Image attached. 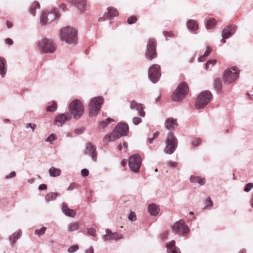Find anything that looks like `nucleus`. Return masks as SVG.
I'll return each instance as SVG.
<instances>
[{
	"label": "nucleus",
	"instance_id": "nucleus-62",
	"mask_svg": "<svg viewBox=\"0 0 253 253\" xmlns=\"http://www.w3.org/2000/svg\"><path fill=\"white\" fill-rule=\"evenodd\" d=\"M12 23L10 22H6V26L8 28H10L12 27Z\"/></svg>",
	"mask_w": 253,
	"mask_h": 253
},
{
	"label": "nucleus",
	"instance_id": "nucleus-3",
	"mask_svg": "<svg viewBox=\"0 0 253 253\" xmlns=\"http://www.w3.org/2000/svg\"><path fill=\"white\" fill-rule=\"evenodd\" d=\"M178 146V140L172 132H169L165 140V153L171 155L174 153Z\"/></svg>",
	"mask_w": 253,
	"mask_h": 253
},
{
	"label": "nucleus",
	"instance_id": "nucleus-23",
	"mask_svg": "<svg viewBox=\"0 0 253 253\" xmlns=\"http://www.w3.org/2000/svg\"><path fill=\"white\" fill-rule=\"evenodd\" d=\"M62 211L67 216L74 217L76 215V211L68 208V205L65 203H63L62 204Z\"/></svg>",
	"mask_w": 253,
	"mask_h": 253
},
{
	"label": "nucleus",
	"instance_id": "nucleus-12",
	"mask_svg": "<svg viewBox=\"0 0 253 253\" xmlns=\"http://www.w3.org/2000/svg\"><path fill=\"white\" fill-rule=\"evenodd\" d=\"M156 40L153 39H149L147 44V49L145 52V57L147 59L151 60L156 56Z\"/></svg>",
	"mask_w": 253,
	"mask_h": 253
},
{
	"label": "nucleus",
	"instance_id": "nucleus-8",
	"mask_svg": "<svg viewBox=\"0 0 253 253\" xmlns=\"http://www.w3.org/2000/svg\"><path fill=\"white\" fill-rule=\"evenodd\" d=\"M239 72L236 67L230 68L224 71L223 75L224 83L230 84L239 78Z\"/></svg>",
	"mask_w": 253,
	"mask_h": 253
},
{
	"label": "nucleus",
	"instance_id": "nucleus-35",
	"mask_svg": "<svg viewBox=\"0 0 253 253\" xmlns=\"http://www.w3.org/2000/svg\"><path fill=\"white\" fill-rule=\"evenodd\" d=\"M58 194L55 192H49L47 194L45 197V200L47 202L54 200L56 199Z\"/></svg>",
	"mask_w": 253,
	"mask_h": 253
},
{
	"label": "nucleus",
	"instance_id": "nucleus-6",
	"mask_svg": "<svg viewBox=\"0 0 253 253\" xmlns=\"http://www.w3.org/2000/svg\"><path fill=\"white\" fill-rule=\"evenodd\" d=\"M188 90V86L185 83H180L171 95L172 99L175 102L182 101L186 96Z\"/></svg>",
	"mask_w": 253,
	"mask_h": 253
},
{
	"label": "nucleus",
	"instance_id": "nucleus-2",
	"mask_svg": "<svg viewBox=\"0 0 253 253\" xmlns=\"http://www.w3.org/2000/svg\"><path fill=\"white\" fill-rule=\"evenodd\" d=\"M77 35L76 29L70 26L62 27L60 32L61 40L69 44H74L76 43Z\"/></svg>",
	"mask_w": 253,
	"mask_h": 253
},
{
	"label": "nucleus",
	"instance_id": "nucleus-43",
	"mask_svg": "<svg viewBox=\"0 0 253 253\" xmlns=\"http://www.w3.org/2000/svg\"><path fill=\"white\" fill-rule=\"evenodd\" d=\"M253 188V183H248L246 184L244 187V191L246 192H249Z\"/></svg>",
	"mask_w": 253,
	"mask_h": 253
},
{
	"label": "nucleus",
	"instance_id": "nucleus-31",
	"mask_svg": "<svg viewBox=\"0 0 253 253\" xmlns=\"http://www.w3.org/2000/svg\"><path fill=\"white\" fill-rule=\"evenodd\" d=\"M21 235V231H17L9 237V240L11 244H14Z\"/></svg>",
	"mask_w": 253,
	"mask_h": 253
},
{
	"label": "nucleus",
	"instance_id": "nucleus-52",
	"mask_svg": "<svg viewBox=\"0 0 253 253\" xmlns=\"http://www.w3.org/2000/svg\"><path fill=\"white\" fill-rule=\"evenodd\" d=\"M164 35L166 37V40H168V38H171L173 36V34L172 33L169 32H164Z\"/></svg>",
	"mask_w": 253,
	"mask_h": 253
},
{
	"label": "nucleus",
	"instance_id": "nucleus-33",
	"mask_svg": "<svg viewBox=\"0 0 253 253\" xmlns=\"http://www.w3.org/2000/svg\"><path fill=\"white\" fill-rule=\"evenodd\" d=\"M114 122V119L110 118H108L106 119L105 120L99 122V125L102 128H105L111 122Z\"/></svg>",
	"mask_w": 253,
	"mask_h": 253
},
{
	"label": "nucleus",
	"instance_id": "nucleus-56",
	"mask_svg": "<svg viewBox=\"0 0 253 253\" xmlns=\"http://www.w3.org/2000/svg\"><path fill=\"white\" fill-rule=\"evenodd\" d=\"M16 173L15 171H12L10 173V174L7 176H6V178L9 179L15 176Z\"/></svg>",
	"mask_w": 253,
	"mask_h": 253
},
{
	"label": "nucleus",
	"instance_id": "nucleus-61",
	"mask_svg": "<svg viewBox=\"0 0 253 253\" xmlns=\"http://www.w3.org/2000/svg\"><path fill=\"white\" fill-rule=\"evenodd\" d=\"M205 57H206L203 55L198 58V61L200 62H203L205 60Z\"/></svg>",
	"mask_w": 253,
	"mask_h": 253
},
{
	"label": "nucleus",
	"instance_id": "nucleus-51",
	"mask_svg": "<svg viewBox=\"0 0 253 253\" xmlns=\"http://www.w3.org/2000/svg\"><path fill=\"white\" fill-rule=\"evenodd\" d=\"M84 130V127L80 128H76L74 130L75 133L76 134H81L83 133V132Z\"/></svg>",
	"mask_w": 253,
	"mask_h": 253
},
{
	"label": "nucleus",
	"instance_id": "nucleus-63",
	"mask_svg": "<svg viewBox=\"0 0 253 253\" xmlns=\"http://www.w3.org/2000/svg\"><path fill=\"white\" fill-rule=\"evenodd\" d=\"M159 135V132H155L153 134V137L155 139Z\"/></svg>",
	"mask_w": 253,
	"mask_h": 253
},
{
	"label": "nucleus",
	"instance_id": "nucleus-58",
	"mask_svg": "<svg viewBox=\"0 0 253 253\" xmlns=\"http://www.w3.org/2000/svg\"><path fill=\"white\" fill-rule=\"evenodd\" d=\"M46 188H47L46 185H45L44 184H42L39 185L38 189L39 190L41 191V190H43L46 189Z\"/></svg>",
	"mask_w": 253,
	"mask_h": 253
},
{
	"label": "nucleus",
	"instance_id": "nucleus-44",
	"mask_svg": "<svg viewBox=\"0 0 253 253\" xmlns=\"http://www.w3.org/2000/svg\"><path fill=\"white\" fill-rule=\"evenodd\" d=\"M216 63V61L214 59L213 60H209L205 64V69L206 70L208 69L209 66L211 65L212 66L214 65Z\"/></svg>",
	"mask_w": 253,
	"mask_h": 253
},
{
	"label": "nucleus",
	"instance_id": "nucleus-45",
	"mask_svg": "<svg viewBox=\"0 0 253 253\" xmlns=\"http://www.w3.org/2000/svg\"><path fill=\"white\" fill-rule=\"evenodd\" d=\"M128 219L131 221H134L136 220V214L134 212L131 211L128 216Z\"/></svg>",
	"mask_w": 253,
	"mask_h": 253
},
{
	"label": "nucleus",
	"instance_id": "nucleus-30",
	"mask_svg": "<svg viewBox=\"0 0 253 253\" xmlns=\"http://www.w3.org/2000/svg\"><path fill=\"white\" fill-rule=\"evenodd\" d=\"M48 172L50 177H57L60 175L61 170L60 169L51 167L49 169Z\"/></svg>",
	"mask_w": 253,
	"mask_h": 253
},
{
	"label": "nucleus",
	"instance_id": "nucleus-32",
	"mask_svg": "<svg viewBox=\"0 0 253 253\" xmlns=\"http://www.w3.org/2000/svg\"><path fill=\"white\" fill-rule=\"evenodd\" d=\"M40 8V3L38 1H34L32 3L29 9L30 13L35 16L36 14V9Z\"/></svg>",
	"mask_w": 253,
	"mask_h": 253
},
{
	"label": "nucleus",
	"instance_id": "nucleus-36",
	"mask_svg": "<svg viewBox=\"0 0 253 253\" xmlns=\"http://www.w3.org/2000/svg\"><path fill=\"white\" fill-rule=\"evenodd\" d=\"M68 229L69 232L77 231L79 229V224L76 222H72L68 225Z\"/></svg>",
	"mask_w": 253,
	"mask_h": 253
},
{
	"label": "nucleus",
	"instance_id": "nucleus-50",
	"mask_svg": "<svg viewBox=\"0 0 253 253\" xmlns=\"http://www.w3.org/2000/svg\"><path fill=\"white\" fill-rule=\"evenodd\" d=\"M81 174L83 177H86L89 174V171L86 169H84L81 170Z\"/></svg>",
	"mask_w": 253,
	"mask_h": 253
},
{
	"label": "nucleus",
	"instance_id": "nucleus-17",
	"mask_svg": "<svg viewBox=\"0 0 253 253\" xmlns=\"http://www.w3.org/2000/svg\"><path fill=\"white\" fill-rule=\"evenodd\" d=\"M67 1L77 7L80 12H84L85 9L86 0H67Z\"/></svg>",
	"mask_w": 253,
	"mask_h": 253
},
{
	"label": "nucleus",
	"instance_id": "nucleus-28",
	"mask_svg": "<svg viewBox=\"0 0 253 253\" xmlns=\"http://www.w3.org/2000/svg\"><path fill=\"white\" fill-rule=\"evenodd\" d=\"M191 183H197L200 185H204L206 183V179L204 177L191 175L190 177Z\"/></svg>",
	"mask_w": 253,
	"mask_h": 253
},
{
	"label": "nucleus",
	"instance_id": "nucleus-22",
	"mask_svg": "<svg viewBox=\"0 0 253 253\" xmlns=\"http://www.w3.org/2000/svg\"><path fill=\"white\" fill-rule=\"evenodd\" d=\"M7 73V62L4 57L0 56V76L5 77Z\"/></svg>",
	"mask_w": 253,
	"mask_h": 253
},
{
	"label": "nucleus",
	"instance_id": "nucleus-42",
	"mask_svg": "<svg viewBox=\"0 0 253 253\" xmlns=\"http://www.w3.org/2000/svg\"><path fill=\"white\" fill-rule=\"evenodd\" d=\"M79 249V246L77 245L71 246L68 249V252L69 253H73L76 252Z\"/></svg>",
	"mask_w": 253,
	"mask_h": 253
},
{
	"label": "nucleus",
	"instance_id": "nucleus-38",
	"mask_svg": "<svg viewBox=\"0 0 253 253\" xmlns=\"http://www.w3.org/2000/svg\"><path fill=\"white\" fill-rule=\"evenodd\" d=\"M50 105L46 107V110L47 111L53 112L55 111L57 108V103L55 101H52Z\"/></svg>",
	"mask_w": 253,
	"mask_h": 253
},
{
	"label": "nucleus",
	"instance_id": "nucleus-37",
	"mask_svg": "<svg viewBox=\"0 0 253 253\" xmlns=\"http://www.w3.org/2000/svg\"><path fill=\"white\" fill-rule=\"evenodd\" d=\"M216 25L215 19L214 18H209L206 23V27L207 29H212Z\"/></svg>",
	"mask_w": 253,
	"mask_h": 253
},
{
	"label": "nucleus",
	"instance_id": "nucleus-29",
	"mask_svg": "<svg viewBox=\"0 0 253 253\" xmlns=\"http://www.w3.org/2000/svg\"><path fill=\"white\" fill-rule=\"evenodd\" d=\"M40 23L41 25L44 26L49 23L48 20V11H44L40 15Z\"/></svg>",
	"mask_w": 253,
	"mask_h": 253
},
{
	"label": "nucleus",
	"instance_id": "nucleus-64",
	"mask_svg": "<svg viewBox=\"0 0 253 253\" xmlns=\"http://www.w3.org/2000/svg\"><path fill=\"white\" fill-rule=\"evenodd\" d=\"M126 164V161L125 160H123L121 162V165L122 166L124 167Z\"/></svg>",
	"mask_w": 253,
	"mask_h": 253
},
{
	"label": "nucleus",
	"instance_id": "nucleus-41",
	"mask_svg": "<svg viewBox=\"0 0 253 253\" xmlns=\"http://www.w3.org/2000/svg\"><path fill=\"white\" fill-rule=\"evenodd\" d=\"M56 138L57 137L56 135L52 133L48 136L46 139V141L52 144L53 142L56 139Z\"/></svg>",
	"mask_w": 253,
	"mask_h": 253
},
{
	"label": "nucleus",
	"instance_id": "nucleus-13",
	"mask_svg": "<svg viewBox=\"0 0 253 253\" xmlns=\"http://www.w3.org/2000/svg\"><path fill=\"white\" fill-rule=\"evenodd\" d=\"M141 165V158L137 154L130 156L128 161V166L130 169L134 172H137L140 169Z\"/></svg>",
	"mask_w": 253,
	"mask_h": 253
},
{
	"label": "nucleus",
	"instance_id": "nucleus-49",
	"mask_svg": "<svg viewBox=\"0 0 253 253\" xmlns=\"http://www.w3.org/2000/svg\"><path fill=\"white\" fill-rule=\"evenodd\" d=\"M79 185L75 183H72L67 188V190L72 191L75 188H77Z\"/></svg>",
	"mask_w": 253,
	"mask_h": 253
},
{
	"label": "nucleus",
	"instance_id": "nucleus-5",
	"mask_svg": "<svg viewBox=\"0 0 253 253\" xmlns=\"http://www.w3.org/2000/svg\"><path fill=\"white\" fill-rule=\"evenodd\" d=\"M69 110L76 119L80 118L84 112L83 104L79 100L72 101L69 104Z\"/></svg>",
	"mask_w": 253,
	"mask_h": 253
},
{
	"label": "nucleus",
	"instance_id": "nucleus-21",
	"mask_svg": "<svg viewBox=\"0 0 253 253\" xmlns=\"http://www.w3.org/2000/svg\"><path fill=\"white\" fill-rule=\"evenodd\" d=\"M168 253H181L178 248L175 246V241L172 240L166 244Z\"/></svg>",
	"mask_w": 253,
	"mask_h": 253
},
{
	"label": "nucleus",
	"instance_id": "nucleus-4",
	"mask_svg": "<svg viewBox=\"0 0 253 253\" xmlns=\"http://www.w3.org/2000/svg\"><path fill=\"white\" fill-rule=\"evenodd\" d=\"M212 97V94L209 90L201 92L196 99L195 107L198 109L204 108L211 101Z\"/></svg>",
	"mask_w": 253,
	"mask_h": 253
},
{
	"label": "nucleus",
	"instance_id": "nucleus-34",
	"mask_svg": "<svg viewBox=\"0 0 253 253\" xmlns=\"http://www.w3.org/2000/svg\"><path fill=\"white\" fill-rule=\"evenodd\" d=\"M214 87L217 91H220L222 89V81L220 78L215 79L213 84Z\"/></svg>",
	"mask_w": 253,
	"mask_h": 253
},
{
	"label": "nucleus",
	"instance_id": "nucleus-24",
	"mask_svg": "<svg viewBox=\"0 0 253 253\" xmlns=\"http://www.w3.org/2000/svg\"><path fill=\"white\" fill-rule=\"evenodd\" d=\"M69 119L70 115L69 114H60L55 117L54 121L62 126L67 121L69 120Z\"/></svg>",
	"mask_w": 253,
	"mask_h": 253
},
{
	"label": "nucleus",
	"instance_id": "nucleus-1",
	"mask_svg": "<svg viewBox=\"0 0 253 253\" xmlns=\"http://www.w3.org/2000/svg\"><path fill=\"white\" fill-rule=\"evenodd\" d=\"M128 126L124 122L118 123L113 130L109 134H107L103 138L104 142H108L110 141H114L119 138L127 135Z\"/></svg>",
	"mask_w": 253,
	"mask_h": 253
},
{
	"label": "nucleus",
	"instance_id": "nucleus-20",
	"mask_svg": "<svg viewBox=\"0 0 253 253\" xmlns=\"http://www.w3.org/2000/svg\"><path fill=\"white\" fill-rule=\"evenodd\" d=\"M46 11H48V20L49 23L54 22L60 17V14L56 8H52L48 9Z\"/></svg>",
	"mask_w": 253,
	"mask_h": 253
},
{
	"label": "nucleus",
	"instance_id": "nucleus-19",
	"mask_svg": "<svg viewBox=\"0 0 253 253\" xmlns=\"http://www.w3.org/2000/svg\"><path fill=\"white\" fill-rule=\"evenodd\" d=\"M130 108L132 110H136L138 113H139L141 117H144L145 112L144 111L143 105L140 103H138L134 101H131L130 103Z\"/></svg>",
	"mask_w": 253,
	"mask_h": 253
},
{
	"label": "nucleus",
	"instance_id": "nucleus-48",
	"mask_svg": "<svg viewBox=\"0 0 253 253\" xmlns=\"http://www.w3.org/2000/svg\"><path fill=\"white\" fill-rule=\"evenodd\" d=\"M87 233L89 235L95 237L96 236V230L93 228H90L87 229Z\"/></svg>",
	"mask_w": 253,
	"mask_h": 253
},
{
	"label": "nucleus",
	"instance_id": "nucleus-54",
	"mask_svg": "<svg viewBox=\"0 0 253 253\" xmlns=\"http://www.w3.org/2000/svg\"><path fill=\"white\" fill-rule=\"evenodd\" d=\"M206 204L207 206H212L213 205V202L210 197L207 198L206 199Z\"/></svg>",
	"mask_w": 253,
	"mask_h": 253
},
{
	"label": "nucleus",
	"instance_id": "nucleus-39",
	"mask_svg": "<svg viewBox=\"0 0 253 253\" xmlns=\"http://www.w3.org/2000/svg\"><path fill=\"white\" fill-rule=\"evenodd\" d=\"M46 230V227H42L40 229L35 230V234L38 235L39 236H41L43 235Z\"/></svg>",
	"mask_w": 253,
	"mask_h": 253
},
{
	"label": "nucleus",
	"instance_id": "nucleus-55",
	"mask_svg": "<svg viewBox=\"0 0 253 253\" xmlns=\"http://www.w3.org/2000/svg\"><path fill=\"white\" fill-rule=\"evenodd\" d=\"M211 52V49L208 46H207V50L205 51L203 55L205 56V57H207L210 54Z\"/></svg>",
	"mask_w": 253,
	"mask_h": 253
},
{
	"label": "nucleus",
	"instance_id": "nucleus-59",
	"mask_svg": "<svg viewBox=\"0 0 253 253\" xmlns=\"http://www.w3.org/2000/svg\"><path fill=\"white\" fill-rule=\"evenodd\" d=\"M169 232L168 231H164L162 235L161 238L162 239H166L168 236Z\"/></svg>",
	"mask_w": 253,
	"mask_h": 253
},
{
	"label": "nucleus",
	"instance_id": "nucleus-14",
	"mask_svg": "<svg viewBox=\"0 0 253 253\" xmlns=\"http://www.w3.org/2000/svg\"><path fill=\"white\" fill-rule=\"evenodd\" d=\"M96 150V147L91 143H88L86 144L85 153L91 157L92 160L94 162H95L97 160V154Z\"/></svg>",
	"mask_w": 253,
	"mask_h": 253
},
{
	"label": "nucleus",
	"instance_id": "nucleus-15",
	"mask_svg": "<svg viewBox=\"0 0 253 253\" xmlns=\"http://www.w3.org/2000/svg\"><path fill=\"white\" fill-rule=\"evenodd\" d=\"M236 29L237 27H236V26L233 25H228L225 27L222 31V38H230L232 35H233L235 33Z\"/></svg>",
	"mask_w": 253,
	"mask_h": 253
},
{
	"label": "nucleus",
	"instance_id": "nucleus-53",
	"mask_svg": "<svg viewBox=\"0 0 253 253\" xmlns=\"http://www.w3.org/2000/svg\"><path fill=\"white\" fill-rule=\"evenodd\" d=\"M5 43L8 45H11L13 43V41L10 38H6L5 40Z\"/></svg>",
	"mask_w": 253,
	"mask_h": 253
},
{
	"label": "nucleus",
	"instance_id": "nucleus-47",
	"mask_svg": "<svg viewBox=\"0 0 253 253\" xmlns=\"http://www.w3.org/2000/svg\"><path fill=\"white\" fill-rule=\"evenodd\" d=\"M142 122V119L139 117H134L132 119V123L135 125H138Z\"/></svg>",
	"mask_w": 253,
	"mask_h": 253
},
{
	"label": "nucleus",
	"instance_id": "nucleus-40",
	"mask_svg": "<svg viewBox=\"0 0 253 253\" xmlns=\"http://www.w3.org/2000/svg\"><path fill=\"white\" fill-rule=\"evenodd\" d=\"M202 140L199 138H196L192 140L191 143L193 147H196L200 145Z\"/></svg>",
	"mask_w": 253,
	"mask_h": 253
},
{
	"label": "nucleus",
	"instance_id": "nucleus-7",
	"mask_svg": "<svg viewBox=\"0 0 253 253\" xmlns=\"http://www.w3.org/2000/svg\"><path fill=\"white\" fill-rule=\"evenodd\" d=\"M103 102L104 99L101 96L95 97L91 99L88 105L90 117H94L97 115Z\"/></svg>",
	"mask_w": 253,
	"mask_h": 253
},
{
	"label": "nucleus",
	"instance_id": "nucleus-11",
	"mask_svg": "<svg viewBox=\"0 0 253 253\" xmlns=\"http://www.w3.org/2000/svg\"><path fill=\"white\" fill-rule=\"evenodd\" d=\"M148 76L150 80L153 83H156L161 76L160 66L156 64L152 65L149 68Z\"/></svg>",
	"mask_w": 253,
	"mask_h": 253
},
{
	"label": "nucleus",
	"instance_id": "nucleus-46",
	"mask_svg": "<svg viewBox=\"0 0 253 253\" xmlns=\"http://www.w3.org/2000/svg\"><path fill=\"white\" fill-rule=\"evenodd\" d=\"M137 18L135 16H131L127 19V23L131 25L136 22Z\"/></svg>",
	"mask_w": 253,
	"mask_h": 253
},
{
	"label": "nucleus",
	"instance_id": "nucleus-25",
	"mask_svg": "<svg viewBox=\"0 0 253 253\" xmlns=\"http://www.w3.org/2000/svg\"><path fill=\"white\" fill-rule=\"evenodd\" d=\"M165 125L166 127L168 129L170 130L171 131L174 130V126H178L176 119H174L172 118H167L166 120Z\"/></svg>",
	"mask_w": 253,
	"mask_h": 253
},
{
	"label": "nucleus",
	"instance_id": "nucleus-10",
	"mask_svg": "<svg viewBox=\"0 0 253 253\" xmlns=\"http://www.w3.org/2000/svg\"><path fill=\"white\" fill-rule=\"evenodd\" d=\"M172 231L175 234L179 236H186L189 232V227L182 220H179L175 222L172 226Z\"/></svg>",
	"mask_w": 253,
	"mask_h": 253
},
{
	"label": "nucleus",
	"instance_id": "nucleus-57",
	"mask_svg": "<svg viewBox=\"0 0 253 253\" xmlns=\"http://www.w3.org/2000/svg\"><path fill=\"white\" fill-rule=\"evenodd\" d=\"M169 166L171 168H175L177 166V163L175 162H169Z\"/></svg>",
	"mask_w": 253,
	"mask_h": 253
},
{
	"label": "nucleus",
	"instance_id": "nucleus-18",
	"mask_svg": "<svg viewBox=\"0 0 253 253\" xmlns=\"http://www.w3.org/2000/svg\"><path fill=\"white\" fill-rule=\"evenodd\" d=\"M123 238V235L118 232H112L109 229L106 230V234L104 235V238L106 240H113L118 241Z\"/></svg>",
	"mask_w": 253,
	"mask_h": 253
},
{
	"label": "nucleus",
	"instance_id": "nucleus-60",
	"mask_svg": "<svg viewBox=\"0 0 253 253\" xmlns=\"http://www.w3.org/2000/svg\"><path fill=\"white\" fill-rule=\"evenodd\" d=\"M85 253H94L93 248L92 247H89V248L86 251Z\"/></svg>",
	"mask_w": 253,
	"mask_h": 253
},
{
	"label": "nucleus",
	"instance_id": "nucleus-9",
	"mask_svg": "<svg viewBox=\"0 0 253 253\" xmlns=\"http://www.w3.org/2000/svg\"><path fill=\"white\" fill-rule=\"evenodd\" d=\"M38 45L40 51L43 53H51L55 50V45L53 42L46 38L39 41Z\"/></svg>",
	"mask_w": 253,
	"mask_h": 253
},
{
	"label": "nucleus",
	"instance_id": "nucleus-27",
	"mask_svg": "<svg viewBox=\"0 0 253 253\" xmlns=\"http://www.w3.org/2000/svg\"><path fill=\"white\" fill-rule=\"evenodd\" d=\"M186 26L192 32L195 31L199 28L197 22L193 19L188 20L186 22Z\"/></svg>",
	"mask_w": 253,
	"mask_h": 253
},
{
	"label": "nucleus",
	"instance_id": "nucleus-26",
	"mask_svg": "<svg viewBox=\"0 0 253 253\" xmlns=\"http://www.w3.org/2000/svg\"><path fill=\"white\" fill-rule=\"evenodd\" d=\"M160 207L155 204H150L148 206V211L151 215L155 216L160 211Z\"/></svg>",
	"mask_w": 253,
	"mask_h": 253
},
{
	"label": "nucleus",
	"instance_id": "nucleus-16",
	"mask_svg": "<svg viewBox=\"0 0 253 253\" xmlns=\"http://www.w3.org/2000/svg\"><path fill=\"white\" fill-rule=\"evenodd\" d=\"M107 10V12L104 14L103 17L99 18V21H102L105 19H112L119 14L118 11L114 8H108Z\"/></svg>",
	"mask_w": 253,
	"mask_h": 253
}]
</instances>
